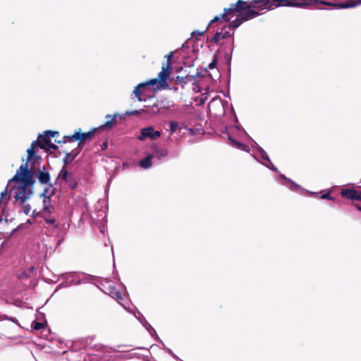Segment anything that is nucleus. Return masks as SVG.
<instances>
[{"instance_id": "obj_16", "label": "nucleus", "mask_w": 361, "mask_h": 361, "mask_svg": "<svg viewBox=\"0 0 361 361\" xmlns=\"http://www.w3.org/2000/svg\"><path fill=\"white\" fill-rule=\"evenodd\" d=\"M152 154H154V157H156L159 160H162L167 157L169 154V152L165 148H157V147H154L153 149V153Z\"/></svg>"}, {"instance_id": "obj_9", "label": "nucleus", "mask_w": 361, "mask_h": 361, "mask_svg": "<svg viewBox=\"0 0 361 361\" xmlns=\"http://www.w3.org/2000/svg\"><path fill=\"white\" fill-rule=\"evenodd\" d=\"M97 128H94L93 130L87 132V133H82L81 129L79 128L78 130H75V133L70 136H65L63 137V142H66L67 139L68 140H73V141H80L84 142L86 140H90L94 135L95 132L97 131Z\"/></svg>"}, {"instance_id": "obj_6", "label": "nucleus", "mask_w": 361, "mask_h": 361, "mask_svg": "<svg viewBox=\"0 0 361 361\" xmlns=\"http://www.w3.org/2000/svg\"><path fill=\"white\" fill-rule=\"evenodd\" d=\"M157 83V79H152L145 82L140 83L135 87L133 94L140 102L146 101L145 92L149 86H154Z\"/></svg>"}, {"instance_id": "obj_3", "label": "nucleus", "mask_w": 361, "mask_h": 361, "mask_svg": "<svg viewBox=\"0 0 361 361\" xmlns=\"http://www.w3.org/2000/svg\"><path fill=\"white\" fill-rule=\"evenodd\" d=\"M310 0H253L256 4H261L259 6L260 10H269L273 6H293V7H304L309 4Z\"/></svg>"}, {"instance_id": "obj_17", "label": "nucleus", "mask_w": 361, "mask_h": 361, "mask_svg": "<svg viewBox=\"0 0 361 361\" xmlns=\"http://www.w3.org/2000/svg\"><path fill=\"white\" fill-rule=\"evenodd\" d=\"M111 298L116 299L121 305L124 307L125 309H126L128 312H132L131 310H128L124 305H123L121 302V300L123 299L122 294L118 291L116 288L114 287H109V293Z\"/></svg>"}, {"instance_id": "obj_7", "label": "nucleus", "mask_w": 361, "mask_h": 361, "mask_svg": "<svg viewBox=\"0 0 361 361\" xmlns=\"http://www.w3.org/2000/svg\"><path fill=\"white\" fill-rule=\"evenodd\" d=\"M253 157L259 162L262 163L266 167L271 170L278 172V169L271 162L267 152L259 146H257V152L252 154Z\"/></svg>"}, {"instance_id": "obj_11", "label": "nucleus", "mask_w": 361, "mask_h": 361, "mask_svg": "<svg viewBox=\"0 0 361 361\" xmlns=\"http://www.w3.org/2000/svg\"><path fill=\"white\" fill-rule=\"evenodd\" d=\"M227 29L231 30L232 28H229V25L224 26L221 31H217L213 36L211 39L212 42L219 44L221 40L233 37L234 32L231 33L229 30H227Z\"/></svg>"}, {"instance_id": "obj_35", "label": "nucleus", "mask_w": 361, "mask_h": 361, "mask_svg": "<svg viewBox=\"0 0 361 361\" xmlns=\"http://www.w3.org/2000/svg\"><path fill=\"white\" fill-rule=\"evenodd\" d=\"M321 198L322 199H329V200H331L332 198L330 197L329 195V193H326V194H324L321 196Z\"/></svg>"}, {"instance_id": "obj_44", "label": "nucleus", "mask_w": 361, "mask_h": 361, "mask_svg": "<svg viewBox=\"0 0 361 361\" xmlns=\"http://www.w3.org/2000/svg\"><path fill=\"white\" fill-rule=\"evenodd\" d=\"M226 59H228L229 61H230V60H231V54H226Z\"/></svg>"}, {"instance_id": "obj_43", "label": "nucleus", "mask_w": 361, "mask_h": 361, "mask_svg": "<svg viewBox=\"0 0 361 361\" xmlns=\"http://www.w3.org/2000/svg\"><path fill=\"white\" fill-rule=\"evenodd\" d=\"M6 317H8L6 316V315H2V316L0 317V319H6Z\"/></svg>"}, {"instance_id": "obj_37", "label": "nucleus", "mask_w": 361, "mask_h": 361, "mask_svg": "<svg viewBox=\"0 0 361 361\" xmlns=\"http://www.w3.org/2000/svg\"><path fill=\"white\" fill-rule=\"evenodd\" d=\"M49 148H51L52 149H56L57 148L56 145L54 144L51 143V141H49V145H48Z\"/></svg>"}, {"instance_id": "obj_36", "label": "nucleus", "mask_w": 361, "mask_h": 361, "mask_svg": "<svg viewBox=\"0 0 361 361\" xmlns=\"http://www.w3.org/2000/svg\"><path fill=\"white\" fill-rule=\"evenodd\" d=\"M173 52H170L168 55H166V57L167 58V62H170V60L173 58Z\"/></svg>"}, {"instance_id": "obj_39", "label": "nucleus", "mask_w": 361, "mask_h": 361, "mask_svg": "<svg viewBox=\"0 0 361 361\" xmlns=\"http://www.w3.org/2000/svg\"><path fill=\"white\" fill-rule=\"evenodd\" d=\"M154 107H157V111L161 109V108H164V105H162L161 104H154L153 105V108Z\"/></svg>"}, {"instance_id": "obj_5", "label": "nucleus", "mask_w": 361, "mask_h": 361, "mask_svg": "<svg viewBox=\"0 0 361 361\" xmlns=\"http://www.w3.org/2000/svg\"><path fill=\"white\" fill-rule=\"evenodd\" d=\"M89 278V276L85 274H79L75 272L63 274L60 276V279L63 280V282L56 287V291L61 288L76 286L80 284L82 282H86L88 281Z\"/></svg>"}, {"instance_id": "obj_22", "label": "nucleus", "mask_w": 361, "mask_h": 361, "mask_svg": "<svg viewBox=\"0 0 361 361\" xmlns=\"http://www.w3.org/2000/svg\"><path fill=\"white\" fill-rule=\"evenodd\" d=\"M281 177L282 178H283L284 180H286L287 182V184L286 185L292 190H298L300 187V185H298V184H296L295 183H294L293 181H292L290 179L286 178L285 176L283 175H281Z\"/></svg>"}, {"instance_id": "obj_20", "label": "nucleus", "mask_w": 361, "mask_h": 361, "mask_svg": "<svg viewBox=\"0 0 361 361\" xmlns=\"http://www.w3.org/2000/svg\"><path fill=\"white\" fill-rule=\"evenodd\" d=\"M153 157L154 154H148L145 159L140 161L139 166L145 169L150 168L152 166V159Z\"/></svg>"}, {"instance_id": "obj_27", "label": "nucleus", "mask_w": 361, "mask_h": 361, "mask_svg": "<svg viewBox=\"0 0 361 361\" xmlns=\"http://www.w3.org/2000/svg\"><path fill=\"white\" fill-rule=\"evenodd\" d=\"M20 206H22L23 207V212L26 214V215H28L31 211V207L29 204H27V202H25V204H20Z\"/></svg>"}, {"instance_id": "obj_21", "label": "nucleus", "mask_w": 361, "mask_h": 361, "mask_svg": "<svg viewBox=\"0 0 361 361\" xmlns=\"http://www.w3.org/2000/svg\"><path fill=\"white\" fill-rule=\"evenodd\" d=\"M78 154L79 151L77 149L73 150L72 152L67 153L65 158L63 159L64 164H67L71 163L75 159Z\"/></svg>"}, {"instance_id": "obj_1", "label": "nucleus", "mask_w": 361, "mask_h": 361, "mask_svg": "<svg viewBox=\"0 0 361 361\" xmlns=\"http://www.w3.org/2000/svg\"><path fill=\"white\" fill-rule=\"evenodd\" d=\"M11 182L18 183V185L14 186L11 190L15 203L23 204L27 202L33 195V185L35 182L28 169L27 163L21 164L15 176L9 180L8 183Z\"/></svg>"}, {"instance_id": "obj_8", "label": "nucleus", "mask_w": 361, "mask_h": 361, "mask_svg": "<svg viewBox=\"0 0 361 361\" xmlns=\"http://www.w3.org/2000/svg\"><path fill=\"white\" fill-rule=\"evenodd\" d=\"M161 131L156 130L152 126H147L140 129V135L137 138L140 141H145L147 139L155 140L161 136Z\"/></svg>"}, {"instance_id": "obj_4", "label": "nucleus", "mask_w": 361, "mask_h": 361, "mask_svg": "<svg viewBox=\"0 0 361 361\" xmlns=\"http://www.w3.org/2000/svg\"><path fill=\"white\" fill-rule=\"evenodd\" d=\"M58 132L47 130L44 132V134H39L37 140L32 142L30 148L27 149V162L31 161L35 155V149L37 147H40L41 149H47L48 145H49L50 137H54Z\"/></svg>"}, {"instance_id": "obj_46", "label": "nucleus", "mask_w": 361, "mask_h": 361, "mask_svg": "<svg viewBox=\"0 0 361 361\" xmlns=\"http://www.w3.org/2000/svg\"><path fill=\"white\" fill-rule=\"evenodd\" d=\"M207 99V97H204V98H202L201 100H202V103H204L205 100Z\"/></svg>"}, {"instance_id": "obj_47", "label": "nucleus", "mask_w": 361, "mask_h": 361, "mask_svg": "<svg viewBox=\"0 0 361 361\" xmlns=\"http://www.w3.org/2000/svg\"><path fill=\"white\" fill-rule=\"evenodd\" d=\"M106 145H106V143H104V144H103V146H102V149L106 148Z\"/></svg>"}, {"instance_id": "obj_14", "label": "nucleus", "mask_w": 361, "mask_h": 361, "mask_svg": "<svg viewBox=\"0 0 361 361\" xmlns=\"http://www.w3.org/2000/svg\"><path fill=\"white\" fill-rule=\"evenodd\" d=\"M171 69V63L166 62V64H163L161 67V71L158 75L157 81L159 80L160 82L164 83L167 80Z\"/></svg>"}, {"instance_id": "obj_26", "label": "nucleus", "mask_w": 361, "mask_h": 361, "mask_svg": "<svg viewBox=\"0 0 361 361\" xmlns=\"http://www.w3.org/2000/svg\"><path fill=\"white\" fill-rule=\"evenodd\" d=\"M134 316L137 319V320L142 324H143L145 323V321H147L146 319L145 318V317L139 311H137V313L134 312Z\"/></svg>"}, {"instance_id": "obj_38", "label": "nucleus", "mask_w": 361, "mask_h": 361, "mask_svg": "<svg viewBox=\"0 0 361 361\" xmlns=\"http://www.w3.org/2000/svg\"><path fill=\"white\" fill-rule=\"evenodd\" d=\"M221 103L224 109H225L226 106H228V103L227 101H221Z\"/></svg>"}, {"instance_id": "obj_40", "label": "nucleus", "mask_w": 361, "mask_h": 361, "mask_svg": "<svg viewBox=\"0 0 361 361\" xmlns=\"http://www.w3.org/2000/svg\"><path fill=\"white\" fill-rule=\"evenodd\" d=\"M232 142H233L234 144H235V145H236V146H235V147H236L237 148H239V149L242 148V147H243V146H241L242 145H241L240 143H239V142H235V141H234V140H232Z\"/></svg>"}, {"instance_id": "obj_24", "label": "nucleus", "mask_w": 361, "mask_h": 361, "mask_svg": "<svg viewBox=\"0 0 361 361\" xmlns=\"http://www.w3.org/2000/svg\"><path fill=\"white\" fill-rule=\"evenodd\" d=\"M178 128V123L176 121H171L169 123V130L174 133Z\"/></svg>"}, {"instance_id": "obj_45", "label": "nucleus", "mask_w": 361, "mask_h": 361, "mask_svg": "<svg viewBox=\"0 0 361 361\" xmlns=\"http://www.w3.org/2000/svg\"><path fill=\"white\" fill-rule=\"evenodd\" d=\"M233 47H234V40L233 39V41H232V48H231V52L233 50Z\"/></svg>"}, {"instance_id": "obj_19", "label": "nucleus", "mask_w": 361, "mask_h": 361, "mask_svg": "<svg viewBox=\"0 0 361 361\" xmlns=\"http://www.w3.org/2000/svg\"><path fill=\"white\" fill-rule=\"evenodd\" d=\"M73 177V173H68L67 169L63 166L58 175L59 180H63L66 183L72 179Z\"/></svg>"}, {"instance_id": "obj_23", "label": "nucleus", "mask_w": 361, "mask_h": 361, "mask_svg": "<svg viewBox=\"0 0 361 361\" xmlns=\"http://www.w3.org/2000/svg\"><path fill=\"white\" fill-rule=\"evenodd\" d=\"M212 23H209V24L207 25V28L205 30H203V31H199V30H195V31H193L192 33H191V36L193 37H200V36H202L204 32H206V30H207V29L209 28V25L212 24Z\"/></svg>"}, {"instance_id": "obj_30", "label": "nucleus", "mask_w": 361, "mask_h": 361, "mask_svg": "<svg viewBox=\"0 0 361 361\" xmlns=\"http://www.w3.org/2000/svg\"><path fill=\"white\" fill-rule=\"evenodd\" d=\"M7 190H8V187H6V189L3 192H1L0 205L2 204L3 200L8 196Z\"/></svg>"}, {"instance_id": "obj_34", "label": "nucleus", "mask_w": 361, "mask_h": 361, "mask_svg": "<svg viewBox=\"0 0 361 361\" xmlns=\"http://www.w3.org/2000/svg\"><path fill=\"white\" fill-rule=\"evenodd\" d=\"M38 216H42V211L41 212H37L36 210H33L32 212V216L36 217Z\"/></svg>"}, {"instance_id": "obj_25", "label": "nucleus", "mask_w": 361, "mask_h": 361, "mask_svg": "<svg viewBox=\"0 0 361 361\" xmlns=\"http://www.w3.org/2000/svg\"><path fill=\"white\" fill-rule=\"evenodd\" d=\"M142 325L152 336L153 335V333H155V330L147 321H145V323Z\"/></svg>"}, {"instance_id": "obj_31", "label": "nucleus", "mask_w": 361, "mask_h": 361, "mask_svg": "<svg viewBox=\"0 0 361 361\" xmlns=\"http://www.w3.org/2000/svg\"><path fill=\"white\" fill-rule=\"evenodd\" d=\"M142 112H144V110H143V109H141V110H135V111H126V115H128V116H130V115H139V114H140Z\"/></svg>"}, {"instance_id": "obj_12", "label": "nucleus", "mask_w": 361, "mask_h": 361, "mask_svg": "<svg viewBox=\"0 0 361 361\" xmlns=\"http://www.w3.org/2000/svg\"><path fill=\"white\" fill-rule=\"evenodd\" d=\"M118 117L122 118V116L116 113L114 115L106 114L105 116L106 122L102 125L99 128L111 129L116 124V118Z\"/></svg>"}, {"instance_id": "obj_32", "label": "nucleus", "mask_w": 361, "mask_h": 361, "mask_svg": "<svg viewBox=\"0 0 361 361\" xmlns=\"http://www.w3.org/2000/svg\"><path fill=\"white\" fill-rule=\"evenodd\" d=\"M216 62H217V57H216V56H214V59H213L212 61L208 65V68L209 69H213L216 66Z\"/></svg>"}, {"instance_id": "obj_10", "label": "nucleus", "mask_w": 361, "mask_h": 361, "mask_svg": "<svg viewBox=\"0 0 361 361\" xmlns=\"http://www.w3.org/2000/svg\"><path fill=\"white\" fill-rule=\"evenodd\" d=\"M43 209L42 210V216L44 219L45 221L51 225L56 226V221L54 218H48L47 216L51 213L52 207L50 204V197L44 196L43 200Z\"/></svg>"}, {"instance_id": "obj_28", "label": "nucleus", "mask_w": 361, "mask_h": 361, "mask_svg": "<svg viewBox=\"0 0 361 361\" xmlns=\"http://www.w3.org/2000/svg\"><path fill=\"white\" fill-rule=\"evenodd\" d=\"M32 326L35 330H39L43 328L44 324L42 323H40L38 322H34L32 323Z\"/></svg>"}, {"instance_id": "obj_13", "label": "nucleus", "mask_w": 361, "mask_h": 361, "mask_svg": "<svg viewBox=\"0 0 361 361\" xmlns=\"http://www.w3.org/2000/svg\"><path fill=\"white\" fill-rule=\"evenodd\" d=\"M118 117L122 118V116L116 113L114 115L106 114L105 116L106 122L102 125L99 128L111 129L116 124V118Z\"/></svg>"}, {"instance_id": "obj_18", "label": "nucleus", "mask_w": 361, "mask_h": 361, "mask_svg": "<svg viewBox=\"0 0 361 361\" xmlns=\"http://www.w3.org/2000/svg\"><path fill=\"white\" fill-rule=\"evenodd\" d=\"M37 178L42 184H47L49 182L50 175L48 172L45 171L44 167H43L42 170L39 171Z\"/></svg>"}, {"instance_id": "obj_42", "label": "nucleus", "mask_w": 361, "mask_h": 361, "mask_svg": "<svg viewBox=\"0 0 361 361\" xmlns=\"http://www.w3.org/2000/svg\"><path fill=\"white\" fill-rule=\"evenodd\" d=\"M353 205L360 212H361V206L358 205L357 204H353Z\"/></svg>"}, {"instance_id": "obj_29", "label": "nucleus", "mask_w": 361, "mask_h": 361, "mask_svg": "<svg viewBox=\"0 0 361 361\" xmlns=\"http://www.w3.org/2000/svg\"><path fill=\"white\" fill-rule=\"evenodd\" d=\"M66 183L68 185V186L71 189L75 188L76 185H77V183H76L75 180L74 179V177H73L72 179H70V180L68 181Z\"/></svg>"}, {"instance_id": "obj_15", "label": "nucleus", "mask_w": 361, "mask_h": 361, "mask_svg": "<svg viewBox=\"0 0 361 361\" xmlns=\"http://www.w3.org/2000/svg\"><path fill=\"white\" fill-rule=\"evenodd\" d=\"M341 194L343 197H345L350 200L361 201V192H357L355 190L343 189Z\"/></svg>"}, {"instance_id": "obj_33", "label": "nucleus", "mask_w": 361, "mask_h": 361, "mask_svg": "<svg viewBox=\"0 0 361 361\" xmlns=\"http://www.w3.org/2000/svg\"><path fill=\"white\" fill-rule=\"evenodd\" d=\"M32 224V221L30 219H28L25 224H23L18 226V228L22 229L23 228H25L27 225H30Z\"/></svg>"}, {"instance_id": "obj_2", "label": "nucleus", "mask_w": 361, "mask_h": 361, "mask_svg": "<svg viewBox=\"0 0 361 361\" xmlns=\"http://www.w3.org/2000/svg\"><path fill=\"white\" fill-rule=\"evenodd\" d=\"M250 4L243 0H238L235 4H231L229 8H224V13L215 16L211 20V23L222 20L226 22H230L229 28L236 29L243 22L259 16L257 11L250 10Z\"/></svg>"}, {"instance_id": "obj_41", "label": "nucleus", "mask_w": 361, "mask_h": 361, "mask_svg": "<svg viewBox=\"0 0 361 361\" xmlns=\"http://www.w3.org/2000/svg\"><path fill=\"white\" fill-rule=\"evenodd\" d=\"M6 319L7 320H9V321H11L13 322H15V323H17V319L16 318H13V317H6Z\"/></svg>"}]
</instances>
